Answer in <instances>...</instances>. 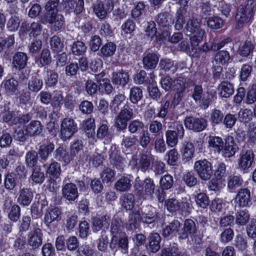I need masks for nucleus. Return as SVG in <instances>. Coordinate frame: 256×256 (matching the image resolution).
<instances>
[{
	"mask_svg": "<svg viewBox=\"0 0 256 256\" xmlns=\"http://www.w3.org/2000/svg\"><path fill=\"white\" fill-rule=\"evenodd\" d=\"M187 10L185 8H180L176 12L175 18L174 27L177 30L183 28L185 22V18L187 16Z\"/></svg>",
	"mask_w": 256,
	"mask_h": 256,
	"instance_id": "nucleus-27",
	"label": "nucleus"
},
{
	"mask_svg": "<svg viewBox=\"0 0 256 256\" xmlns=\"http://www.w3.org/2000/svg\"><path fill=\"white\" fill-rule=\"evenodd\" d=\"M140 219L144 223L151 224L156 219V208L150 206H146L144 211H140Z\"/></svg>",
	"mask_w": 256,
	"mask_h": 256,
	"instance_id": "nucleus-16",
	"label": "nucleus"
},
{
	"mask_svg": "<svg viewBox=\"0 0 256 256\" xmlns=\"http://www.w3.org/2000/svg\"><path fill=\"white\" fill-rule=\"evenodd\" d=\"M129 74L128 72L123 70L114 72L112 74V82L114 84L124 86L129 81Z\"/></svg>",
	"mask_w": 256,
	"mask_h": 256,
	"instance_id": "nucleus-17",
	"label": "nucleus"
},
{
	"mask_svg": "<svg viewBox=\"0 0 256 256\" xmlns=\"http://www.w3.org/2000/svg\"><path fill=\"white\" fill-rule=\"evenodd\" d=\"M84 0H78L77 2L70 0L68 2V7L69 10H73L76 14L82 12L84 10Z\"/></svg>",
	"mask_w": 256,
	"mask_h": 256,
	"instance_id": "nucleus-40",
	"label": "nucleus"
},
{
	"mask_svg": "<svg viewBox=\"0 0 256 256\" xmlns=\"http://www.w3.org/2000/svg\"><path fill=\"white\" fill-rule=\"evenodd\" d=\"M242 180L240 177H230L228 180V188L232 192L242 186Z\"/></svg>",
	"mask_w": 256,
	"mask_h": 256,
	"instance_id": "nucleus-62",
	"label": "nucleus"
},
{
	"mask_svg": "<svg viewBox=\"0 0 256 256\" xmlns=\"http://www.w3.org/2000/svg\"><path fill=\"white\" fill-rule=\"evenodd\" d=\"M148 249L152 252H157L160 248V242L161 238L157 232L150 234L148 238Z\"/></svg>",
	"mask_w": 256,
	"mask_h": 256,
	"instance_id": "nucleus-20",
	"label": "nucleus"
},
{
	"mask_svg": "<svg viewBox=\"0 0 256 256\" xmlns=\"http://www.w3.org/2000/svg\"><path fill=\"white\" fill-rule=\"evenodd\" d=\"M184 124L186 128L196 132L203 130L207 125L204 119L194 117L186 118L184 120Z\"/></svg>",
	"mask_w": 256,
	"mask_h": 256,
	"instance_id": "nucleus-10",
	"label": "nucleus"
},
{
	"mask_svg": "<svg viewBox=\"0 0 256 256\" xmlns=\"http://www.w3.org/2000/svg\"><path fill=\"white\" fill-rule=\"evenodd\" d=\"M234 236L233 230L230 228H227L221 233L220 240L223 243H227L232 240Z\"/></svg>",
	"mask_w": 256,
	"mask_h": 256,
	"instance_id": "nucleus-59",
	"label": "nucleus"
},
{
	"mask_svg": "<svg viewBox=\"0 0 256 256\" xmlns=\"http://www.w3.org/2000/svg\"><path fill=\"white\" fill-rule=\"evenodd\" d=\"M82 126L89 138L94 134V119L90 118L84 121Z\"/></svg>",
	"mask_w": 256,
	"mask_h": 256,
	"instance_id": "nucleus-42",
	"label": "nucleus"
},
{
	"mask_svg": "<svg viewBox=\"0 0 256 256\" xmlns=\"http://www.w3.org/2000/svg\"><path fill=\"white\" fill-rule=\"evenodd\" d=\"M123 229V225L122 220L114 216L112 220L110 226V234L112 235L110 243V248L112 250L116 249L118 234H120Z\"/></svg>",
	"mask_w": 256,
	"mask_h": 256,
	"instance_id": "nucleus-7",
	"label": "nucleus"
},
{
	"mask_svg": "<svg viewBox=\"0 0 256 256\" xmlns=\"http://www.w3.org/2000/svg\"><path fill=\"white\" fill-rule=\"evenodd\" d=\"M152 160L153 156L150 152H145L140 155L138 158H133L130 162V166L134 170L140 169L142 171H146Z\"/></svg>",
	"mask_w": 256,
	"mask_h": 256,
	"instance_id": "nucleus-4",
	"label": "nucleus"
},
{
	"mask_svg": "<svg viewBox=\"0 0 256 256\" xmlns=\"http://www.w3.org/2000/svg\"><path fill=\"white\" fill-rule=\"evenodd\" d=\"M62 212L58 207L48 208L44 214V221L48 224H50L56 220L58 221L61 219Z\"/></svg>",
	"mask_w": 256,
	"mask_h": 256,
	"instance_id": "nucleus-22",
	"label": "nucleus"
},
{
	"mask_svg": "<svg viewBox=\"0 0 256 256\" xmlns=\"http://www.w3.org/2000/svg\"><path fill=\"white\" fill-rule=\"evenodd\" d=\"M230 60V56L228 52L222 50L218 52L215 56L214 60L218 66V70H221V66L226 64Z\"/></svg>",
	"mask_w": 256,
	"mask_h": 256,
	"instance_id": "nucleus-33",
	"label": "nucleus"
},
{
	"mask_svg": "<svg viewBox=\"0 0 256 256\" xmlns=\"http://www.w3.org/2000/svg\"><path fill=\"white\" fill-rule=\"evenodd\" d=\"M51 49L55 52H58L64 48V44L62 42L60 38L58 36H53L50 40Z\"/></svg>",
	"mask_w": 256,
	"mask_h": 256,
	"instance_id": "nucleus-49",
	"label": "nucleus"
},
{
	"mask_svg": "<svg viewBox=\"0 0 256 256\" xmlns=\"http://www.w3.org/2000/svg\"><path fill=\"white\" fill-rule=\"evenodd\" d=\"M144 186L141 185L139 178L136 180L134 187L136 194L140 199L145 200L148 198H152L154 192V185L153 181L150 178L145 179Z\"/></svg>",
	"mask_w": 256,
	"mask_h": 256,
	"instance_id": "nucleus-2",
	"label": "nucleus"
},
{
	"mask_svg": "<svg viewBox=\"0 0 256 256\" xmlns=\"http://www.w3.org/2000/svg\"><path fill=\"white\" fill-rule=\"evenodd\" d=\"M196 231V227L195 222L190 219L186 220L184 224L183 227L178 233V238L180 240H184L192 236Z\"/></svg>",
	"mask_w": 256,
	"mask_h": 256,
	"instance_id": "nucleus-9",
	"label": "nucleus"
},
{
	"mask_svg": "<svg viewBox=\"0 0 256 256\" xmlns=\"http://www.w3.org/2000/svg\"><path fill=\"white\" fill-rule=\"evenodd\" d=\"M56 158L65 164L68 163L72 160V156L68 154L66 150L62 147L58 148L56 151Z\"/></svg>",
	"mask_w": 256,
	"mask_h": 256,
	"instance_id": "nucleus-45",
	"label": "nucleus"
},
{
	"mask_svg": "<svg viewBox=\"0 0 256 256\" xmlns=\"http://www.w3.org/2000/svg\"><path fill=\"white\" fill-rule=\"evenodd\" d=\"M140 212L138 210L130 214L129 220L127 222V228L130 230L136 229L138 226L140 219Z\"/></svg>",
	"mask_w": 256,
	"mask_h": 256,
	"instance_id": "nucleus-32",
	"label": "nucleus"
},
{
	"mask_svg": "<svg viewBox=\"0 0 256 256\" xmlns=\"http://www.w3.org/2000/svg\"><path fill=\"white\" fill-rule=\"evenodd\" d=\"M54 150V144L52 143L44 144L40 146L39 154L42 159H46L48 154Z\"/></svg>",
	"mask_w": 256,
	"mask_h": 256,
	"instance_id": "nucleus-50",
	"label": "nucleus"
},
{
	"mask_svg": "<svg viewBox=\"0 0 256 256\" xmlns=\"http://www.w3.org/2000/svg\"><path fill=\"white\" fill-rule=\"evenodd\" d=\"M252 16V12L248 7L245 8H240L236 13V19L238 27L244 24L248 23Z\"/></svg>",
	"mask_w": 256,
	"mask_h": 256,
	"instance_id": "nucleus-13",
	"label": "nucleus"
},
{
	"mask_svg": "<svg viewBox=\"0 0 256 256\" xmlns=\"http://www.w3.org/2000/svg\"><path fill=\"white\" fill-rule=\"evenodd\" d=\"M51 62V56L50 55V52L48 50H44L41 53L40 56L38 60V64L40 66H42L48 64Z\"/></svg>",
	"mask_w": 256,
	"mask_h": 256,
	"instance_id": "nucleus-52",
	"label": "nucleus"
},
{
	"mask_svg": "<svg viewBox=\"0 0 256 256\" xmlns=\"http://www.w3.org/2000/svg\"><path fill=\"white\" fill-rule=\"evenodd\" d=\"M30 37H36L40 34L42 31V26L37 22H34L28 29Z\"/></svg>",
	"mask_w": 256,
	"mask_h": 256,
	"instance_id": "nucleus-57",
	"label": "nucleus"
},
{
	"mask_svg": "<svg viewBox=\"0 0 256 256\" xmlns=\"http://www.w3.org/2000/svg\"><path fill=\"white\" fill-rule=\"evenodd\" d=\"M116 46L114 42H108L102 46L100 49L102 56L104 57L112 56L115 52Z\"/></svg>",
	"mask_w": 256,
	"mask_h": 256,
	"instance_id": "nucleus-38",
	"label": "nucleus"
},
{
	"mask_svg": "<svg viewBox=\"0 0 256 256\" xmlns=\"http://www.w3.org/2000/svg\"><path fill=\"white\" fill-rule=\"evenodd\" d=\"M207 24L212 28L218 29L224 26V22L220 18L217 16H212L208 18Z\"/></svg>",
	"mask_w": 256,
	"mask_h": 256,
	"instance_id": "nucleus-46",
	"label": "nucleus"
},
{
	"mask_svg": "<svg viewBox=\"0 0 256 256\" xmlns=\"http://www.w3.org/2000/svg\"><path fill=\"white\" fill-rule=\"evenodd\" d=\"M180 222L177 220H174L163 228L162 234L165 238L176 236V234L180 232Z\"/></svg>",
	"mask_w": 256,
	"mask_h": 256,
	"instance_id": "nucleus-18",
	"label": "nucleus"
},
{
	"mask_svg": "<svg viewBox=\"0 0 256 256\" xmlns=\"http://www.w3.org/2000/svg\"><path fill=\"white\" fill-rule=\"evenodd\" d=\"M154 150L157 152L164 153L166 150V146L162 136H156L154 141Z\"/></svg>",
	"mask_w": 256,
	"mask_h": 256,
	"instance_id": "nucleus-53",
	"label": "nucleus"
},
{
	"mask_svg": "<svg viewBox=\"0 0 256 256\" xmlns=\"http://www.w3.org/2000/svg\"><path fill=\"white\" fill-rule=\"evenodd\" d=\"M17 112H5L3 116L4 121L6 122H9L10 124H16L18 120Z\"/></svg>",
	"mask_w": 256,
	"mask_h": 256,
	"instance_id": "nucleus-64",
	"label": "nucleus"
},
{
	"mask_svg": "<svg viewBox=\"0 0 256 256\" xmlns=\"http://www.w3.org/2000/svg\"><path fill=\"white\" fill-rule=\"evenodd\" d=\"M108 238L106 232H102L99 238L97 240L98 249L101 252H105L108 244Z\"/></svg>",
	"mask_w": 256,
	"mask_h": 256,
	"instance_id": "nucleus-43",
	"label": "nucleus"
},
{
	"mask_svg": "<svg viewBox=\"0 0 256 256\" xmlns=\"http://www.w3.org/2000/svg\"><path fill=\"white\" fill-rule=\"evenodd\" d=\"M121 206L126 210L132 209L135 204L134 196L130 193L124 194L120 198Z\"/></svg>",
	"mask_w": 256,
	"mask_h": 256,
	"instance_id": "nucleus-26",
	"label": "nucleus"
},
{
	"mask_svg": "<svg viewBox=\"0 0 256 256\" xmlns=\"http://www.w3.org/2000/svg\"><path fill=\"white\" fill-rule=\"evenodd\" d=\"M20 22L21 20L18 16H12L7 22L6 28L10 32H15L18 30Z\"/></svg>",
	"mask_w": 256,
	"mask_h": 256,
	"instance_id": "nucleus-41",
	"label": "nucleus"
},
{
	"mask_svg": "<svg viewBox=\"0 0 256 256\" xmlns=\"http://www.w3.org/2000/svg\"><path fill=\"white\" fill-rule=\"evenodd\" d=\"M114 186L117 190L121 192L128 190L131 186L130 180L128 177L121 178L116 182Z\"/></svg>",
	"mask_w": 256,
	"mask_h": 256,
	"instance_id": "nucleus-39",
	"label": "nucleus"
},
{
	"mask_svg": "<svg viewBox=\"0 0 256 256\" xmlns=\"http://www.w3.org/2000/svg\"><path fill=\"white\" fill-rule=\"evenodd\" d=\"M77 131V125L74 120L70 118H66L62 122L60 128V138L64 140L70 138Z\"/></svg>",
	"mask_w": 256,
	"mask_h": 256,
	"instance_id": "nucleus-6",
	"label": "nucleus"
},
{
	"mask_svg": "<svg viewBox=\"0 0 256 256\" xmlns=\"http://www.w3.org/2000/svg\"><path fill=\"white\" fill-rule=\"evenodd\" d=\"M27 60L28 56L26 54L18 52L14 56L12 64L16 69L21 70L26 66Z\"/></svg>",
	"mask_w": 256,
	"mask_h": 256,
	"instance_id": "nucleus-29",
	"label": "nucleus"
},
{
	"mask_svg": "<svg viewBox=\"0 0 256 256\" xmlns=\"http://www.w3.org/2000/svg\"><path fill=\"white\" fill-rule=\"evenodd\" d=\"M94 250L88 245H82L78 250V256H94Z\"/></svg>",
	"mask_w": 256,
	"mask_h": 256,
	"instance_id": "nucleus-61",
	"label": "nucleus"
},
{
	"mask_svg": "<svg viewBox=\"0 0 256 256\" xmlns=\"http://www.w3.org/2000/svg\"><path fill=\"white\" fill-rule=\"evenodd\" d=\"M58 0H50L46 5V10L47 13L46 19L43 22H48L55 30L62 28L64 25V17L62 15L58 14L56 7L58 5Z\"/></svg>",
	"mask_w": 256,
	"mask_h": 256,
	"instance_id": "nucleus-1",
	"label": "nucleus"
},
{
	"mask_svg": "<svg viewBox=\"0 0 256 256\" xmlns=\"http://www.w3.org/2000/svg\"><path fill=\"white\" fill-rule=\"evenodd\" d=\"M195 201L200 206L204 208L209 204L208 196L204 193H200L195 196Z\"/></svg>",
	"mask_w": 256,
	"mask_h": 256,
	"instance_id": "nucleus-58",
	"label": "nucleus"
},
{
	"mask_svg": "<svg viewBox=\"0 0 256 256\" xmlns=\"http://www.w3.org/2000/svg\"><path fill=\"white\" fill-rule=\"evenodd\" d=\"M142 97V90L138 87L134 86L130 90V100L133 104L137 103Z\"/></svg>",
	"mask_w": 256,
	"mask_h": 256,
	"instance_id": "nucleus-48",
	"label": "nucleus"
},
{
	"mask_svg": "<svg viewBox=\"0 0 256 256\" xmlns=\"http://www.w3.org/2000/svg\"><path fill=\"white\" fill-rule=\"evenodd\" d=\"M250 220V214L246 210H240L236 214V224L239 226L246 225Z\"/></svg>",
	"mask_w": 256,
	"mask_h": 256,
	"instance_id": "nucleus-37",
	"label": "nucleus"
},
{
	"mask_svg": "<svg viewBox=\"0 0 256 256\" xmlns=\"http://www.w3.org/2000/svg\"><path fill=\"white\" fill-rule=\"evenodd\" d=\"M62 194L68 200H74L78 197L76 186L72 183L66 184L62 188Z\"/></svg>",
	"mask_w": 256,
	"mask_h": 256,
	"instance_id": "nucleus-21",
	"label": "nucleus"
},
{
	"mask_svg": "<svg viewBox=\"0 0 256 256\" xmlns=\"http://www.w3.org/2000/svg\"><path fill=\"white\" fill-rule=\"evenodd\" d=\"M158 57L153 53H150L145 56L142 59L144 68L146 70L154 68L158 62Z\"/></svg>",
	"mask_w": 256,
	"mask_h": 256,
	"instance_id": "nucleus-24",
	"label": "nucleus"
},
{
	"mask_svg": "<svg viewBox=\"0 0 256 256\" xmlns=\"http://www.w3.org/2000/svg\"><path fill=\"white\" fill-rule=\"evenodd\" d=\"M42 230L38 228H34L28 234V244L33 248H39L42 244Z\"/></svg>",
	"mask_w": 256,
	"mask_h": 256,
	"instance_id": "nucleus-11",
	"label": "nucleus"
},
{
	"mask_svg": "<svg viewBox=\"0 0 256 256\" xmlns=\"http://www.w3.org/2000/svg\"><path fill=\"white\" fill-rule=\"evenodd\" d=\"M186 80L182 77L178 78L174 80L172 82V90L182 92L186 87Z\"/></svg>",
	"mask_w": 256,
	"mask_h": 256,
	"instance_id": "nucleus-55",
	"label": "nucleus"
},
{
	"mask_svg": "<svg viewBox=\"0 0 256 256\" xmlns=\"http://www.w3.org/2000/svg\"><path fill=\"white\" fill-rule=\"evenodd\" d=\"M238 150L237 145L234 143L232 137H228L226 140L224 145L222 146V152L224 157L230 158L233 156Z\"/></svg>",
	"mask_w": 256,
	"mask_h": 256,
	"instance_id": "nucleus-15",
	"label": "nucleus"
},
{
	"mask_svg": "<svg viewBox=\"0 0 256 256\" xmlns=\"http://www.w3.org/2000/svg\"><path fill=\"white\" fill-rule=\"evenodd\" d=\"M220 94L221 96L228 98L234 92L232 84L227 82H222L219 86Z\"/></svg>",
	"mask_w": 256,
	"mask_h": 256,
	"instance_id": "nucleus-36",
	"label": "nucleus"
},
{
	"mask_svg": "<svg viewBox=\"0 0 256 256\" xmlns=\"http://www.w3.org/2000/svg\"><path fill=\"white\" fill-rule=\"evenodd\" d=\"M110 216L107 215L104 216L100 218H95L92 222V230L97 232L100 230L103 227L108 228L110 224Z\"/></svg>",
	"mask_w": 256,
	"mask_h": 256,
	"instance_id": "nucleus-23",
	"label": "nucleus"
},
{
	"mask_svg": "<svg viewBox=\"0 0 256 256\" xmlns=\"http://www.w3.org/2000/svg\"><path fill=\"white\" fill-rule=\"evenodd\" d=\"M200 24L194 18H190L186 24V29L191 33L195 34L190 38L192 45L198 46L202 40L204 32L200 30Z\"/></svg>",
	"mask_w": 256,
	"mask_h": 256,
	"instance_id": "nucleus-3",
	"label": "nucleus"
},
{
	"mask_svg": "<svg viewBox=\"0 0 256 256\" xmlns=\"http://www.w3.org/2000/svg\"><path fill=\"white\" fill-rule=\"evenodd\" d=\"M86 50L84 44L80 41H77L74 43L72 46V52L76 56L83 54Z\"/></svg>",
	"mask_w": 256,
	"mask_h": 256,
	"instance_id": "nucleus-51",
	"label": "nucleus"
},
{
	"mask_svg": "<svg viewBox=\"0 0 256 256\" xmlns=\"http://www.w3.org/2000/svg\"><path fill=\"white\" fill-rule=\"evenodd\" d=\"M208 146L214 151L220 153L222 150L224 143L221 138L210 136L208 138Z\"/></svg>",
	"mask_w": 256,
	"mask_h": 256,
	"instance_id": "nucleus-30",
	"label": "nucleus"
},
{
	"mask_svg": "<svg viewBox=\"0 0 256 256\" xmlns=\"http://www.w3.org/2000/svg\"><path fill=\"white\" fill-rule=\"evenodd\" d=\"M132 109L124 106L120 110L116 120V126L119 130H124L127 126V122L133 116Z\"/></svg>",
	"mask_w": 256,
	"mask_h": 256,
	"instance_id": "nucleus-8",
	"label": "nucleus"
},
{
	"mask_svg": "<svg viewBox=\"0 0 256 256\" xmlns=\"http://www.w3.org/2000/svg\"><path fill=\"white\" fill-rule=\"evenodd\" d=\"M136 24L131 20H128L122 26V32L124 34H132L134 30Z\"/></svg>",
	"mask_w": 256,
	"mask_h": 256,
	"instance_id": "nucleus-60",
	"label": "nucleus"
},
{
	"mask_svg": "<svg viewBox=\"0 0 256 256\" xmlns=\"http://www.w3.org/2000/svg\"><path fill=\"white\" fill-rule=\"evenodd\" d=\"M176 130H168L166 132V142L168 146L174 147L178 142V138H182L184 136V128L182 124L180 122H176L175 124Z\"/></svg>",
	"mask_w": 256,
	"mask_h": 256,
	"instance_id": "nucleus-5",
	"label": "nucleus"
},
{
	"mask_svg": "<svg viewBox=\"0 0 256 256\" xmlns=\"http://www.w3.org/2000/svg\"><path fill=\"white\" fill-rule=\"evenodd\" d=\"M194 170L199 176H210L212 172L211 164L206 160L196 161Z\"/></svg>",
	"mask_w": 256,
	"mask_h": 256,
	"instance_id": "nucleus-12",
	"label": "nucleus"
},
{
	"mask_svg": "<svg viewBox=\"0 0 256 256\" xmlns=\"http://www.w3.org/2000/svg\"><path fill=\"white\" fill-rule=\"evenodd\" d=\"M236 203L240 207L246 206L250 202V192L247 188H241L236 196Z\"/></svg>",
	"mask_w": 256,
	"mask_h": 256,
	"instance_id": "nucleus-19",
	"label": "nucleus"
},
{
	"mask_svg": "<svg viewBox=\"0 0 256 256\" xmlns=\"http://www.w3.org/2000/svg\"><path fill=\"white\" fill-rule=\"evenodd\" d=\"M18 82L13 78L6 80L2 84V87L4 88L8 94H11L15 92L18 88Z\"/></svg>",
	"mask_w": 256,
	"mask_h": 256,
	"instance_id": "nucleus-31",
	"label": "nucleus"
},
{
	"mask_svg": "<svg viewBox=\"0 0 256 256\" xmlns=\"http://www.w3.org/2000/svg\"><path fill=\"white\" fill-rule=\"evenodd\" d=\"M42 130V126L39 121L34 120L27 126L26 131L28 134L34 136L40 134Z\"/></svg>",
	"mask_w": 256,
	"mask_h": 256,
	"instance_id": "nucleus-35",
	"label": "nucleus"
},
{
	"mask_svg": "<svg viewBox=\"0 0 256 256\" xmlns=\"http://www.w3.org/2000/svg\"><path fill=\"white\" fill-rule=\"evenodd\" d=\"M43 82L42 80L34 78L30 80L28 83V88L33 92H38L42 88Z\"/></svg>",
	"mask_w": 256,
	"mask_h": 256,
	"instance_id": "nucleus-44",
	"label": "nucleus"
},
{
	"mask_svg": "<svg viewBox=\"0 0 256 256\" xmlns=\"http://www.w3.org/2000/svg\"><path fill=\"white\" fill-rule=\"evenodd\" d=\"M254 158V154L252 150L242 152L238 160L239 167L243 170L248 168L252 166Z\"/></svg>",
	"mask_w": 256,
	"mask_h": 256,
	"instance_id": "nucleus-14",
	"label": "nucleus"
},
{
	"mask_svg": "<svg viewBox=\"0 0 256 256\" xmlns=\"http://www.w3.org/2000/svg\"><path fill=\"white\" fill-rule=\"evenodd\" d=\"M102 74H98L96 76V80L99 81V90L102 93L110 94L112 92V86L110 83V81L108 78H104L100 80V78L102 76Z\"/></svg>",
	"mask_w": 256,
	"mask_h": 256,
	"instance_id": "nucleus-34",
	"label": "nucleus"
},
{
	"mask_svg": "<svg viewBox=\"0 0 256 256\" xmlns=\"http://www.w3.org/2000/svg\"><path fill=\"white\" fill-rule=\"evenodd\" d=\"M252 117V114L250 110L247 108L241 110L238 114V120L243 122H249Z\"/></svg>",
	"mask_w": 256,
	"mask_h": 256,
	"instance_id": "nucleus-56",
	"label": "nucleus"
},
{
	"mask_svg": "<svg viewBox=\"0 0 256 256\" xmlns=\"http://www.w3.org/2000/svg\"><path fill=\"white\" fill-rule=\"evenodd\" d=\"M107 6V8L105 9L103 4L98 2L94 6V11L98 18L102 19L106 16L107 12L112 10L113 8V6L111 2H108Z\"/></svg>",
	"mask_w": 256,
	"mask_h": 256,
	"instance_id": "nucleus-28",
	"label": "nucleus"
},
{
	"mask_svg": "<svg viewBox=\"0 0 256 256\" xmlns=\"http://www.w3.org/2000/svg\"><path fill=\"white\" fill-rule=\"evenodd\" d=\"M20 215V207L16 204L12 206L8 214L10 220L14 222H16L19 219Z\"/></svg>",
	"mask_w": 256,
	"mask_h": 256,
	"instance_id": "nucleus-63",
	"label": "nucleus"
},
{
	"mask_svg": "<svg viewBox=\"0 0 256 256\" xmlns=\"http://www.w3.org/2000/svg\"><path fill=\"white\" fill-rule=\"evenodd\" d=\"M96 135L98 138L104 139L108 142L110 139L108 126L106 124L100 125L98 129Z\"/></svg>",
	"mask_w": 256,
	"mask_h": 256,
	"instance_id": "nucleus-54",
	"label": "nucleus"
},
{
	"mask_svg": "<svg viewBox=\"0 0 256 256\" xmlns=\"http://www.w3.org/2000/svg\"><path fill=\"white\" fill-rule=\"evenodd\" d=\"M33 196V194L30 189L22 188L20 191L18 202L20 204L26 206L30 204Z\"/></svg>",
	"mask_w": 256,
	"mask_h": 256,
	"instance_id": "nucleus-25",
	"label": "nucleus"
},
{
	"mask_svg": "<svg viewBox=\"0 0 256 256\" xmlns=\"http://www.w3.org/2000/svg\"><path fill=\"white\" fill-rule=\"evenodd\" d=\"M254 45L250 41H246L239 48L238 53L243 56H248L253 50Z\"/></svg>",
	"mask_w": 256,
	"mask_h": 256,
	"instance_id": "nucleus-47",
	"label": "nucleus"
}]
</instances>
